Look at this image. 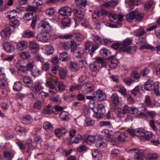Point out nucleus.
<instances>
[{
    "label": "nucleus",
    "mask_w": 160,
    "mask_h": 160,
    "mask_svg": "<svg viewBox=\"0 0 160 160\" xmlns=\"http://www.w3.org/2000/svg\"><path fill=\"white\" fill-rule=\"evenodd\" d=\"M50 20L45 18L42 20L38 25L39 28H41L46 33L38 34L36 37L37 40L41 42H46L50 38V36L48 34L52 30V27L49 22Z\"/></svg>",
    "instance_id": "f257e3e1"
},
{
    "label": "nucleus",
    "mask_w": 160,
    "mask_h": 160,
    "mask_svg": "<svg viewBox=\"0 0 160 160\" xmlns=\"http://www.w3.org/2000/svg\"><path fill=\"white\" fill-rule=\"evenodd\" d=\"M111 101L114 107L116 114L119 117L120 115V108L119 107L120 104L119 98L117 94L114 93L112 94L111 98Z\"/></svg>",
    "instance_id": "f03ea898"
},
{
    "label": "nucleus",
    "mask_w": 160,
    "mask_h": 160,
    "mask_svg": "<svg viewBox=\"0 0 160 160\" xmlns=\"http://www.w3.org/2000/svg\"><path fill=\"white\" fill-rule=\"evenodd\" d=\"M105 64L103 59L102 58L98 57L96 58V61L90 64L89 68L91 71L96 72L100 67H102Z\"/></svg>",
    "instance_id": "7ed1b4c3"
},
{
    "label": "nucleus",
    "mask_w": 160,
    "mask_h": 160,
    "mask_svg": "<svg viewBox=\"0 0 160 160\" xmlns=\"http://www.w3.org/2000/svg\"><path fill=\"white\" fill-rule=\"evenodd\" d=\"M95 114L93 116L97 118H103L105 112L104 106L102 104H98L96 108L93 110Z\"/></svg>",
    "instance_id": "20e7f679"
},
{
    "label": "nucleus",
    "mask_w": 160,
    "mask_h": 160,
    "mask_svg": "<svg viewBox=\"0 0 160 160\" xmlns=\"http://www.w3.org/2000/svg\"><path fill=\"white\" fill-rule=\"evenodd\" d=\"M94 85L90 83H86L81 87V91L85 94L92 92L94 91Z\"/></svg>",
    "instance_id": "39448f33"
},
{
    "label": "nucleus",
    "mask_w": 160,
    "mask_h": 160,
    "mask_svg": "<svg viewBox=\"0 0 160 160\" xmlns=\"http://www.w3.org/2000/svg\"><path fill=\"white\" fill-rule=\"evenodd\" d=\"M63 108L59 106L56 105L53 107L52 109L46 108L42 111L44 114H49L54 112L55 114H58V112L62 111Z\"/></svg>",
    "instance_id": "423d86ee"
},
{
    "label": "nucleus",
    "mask_w": 160,
    "mask_h": 160,
    "mask_svg": "<svg viewBox=\"0 0 160 160\" xmlns=\"http://www.w3.org/2000/svg\"><path fill=\"white\" fill-rule=\"evenodd\" d=\"M108 12L103 9H101L99 11L95 12L92 15L93 18L99 21L102 19L103 16L107 15Z\"/></svg>",
    "instance_id": "0eeeda50"
},
{
    "label": "nucleus",
    "mask_w": 160,
    "mask_h": 160,
    "mask_svg": "<svg viewBox=\"0 0 160 160\" xmlns=\"http://www.w3.org/2000/svg\"><path fill=\"white\" fill-rule=\"evenodd\" d=\"M58 12L61 16H69L72 13V10L68 7L63 6L59 9Z\"/></svg>",
    "instance_id": "6e6552de"
},
{
    "label": "nucleus",
    "mask_w": 160,
    "mask_h": 160,
    "mask_svg": "<svg viewBox=\"0 0 160 160\" xmlns=\"http://www.w3.org/2000/svg\"><path fill=\"white\" fill-rule=\"evenodd\" d=\"M16 67L17 69L18 73L19 76L25 77L27 75L28 72L25 66L22 65L19 63H17Z\"/></svg>",
    "instance_id": "1a4fd4ad"
},
{
    "label": "nucleus",
    "mask_w": 160,
    "mask_h": 160,
    "mask_svg": "<svg viewBox=\"0 0 160 160\" xmlns=\"http://www.w3.org/2000/svg\"><path fill=\"white\" fill-rule=\"evenodd\" d=\"M13 28V27L12 26H11L10 27L8 25H7L6 26L5 28L3 29L0 32L1 35L4 38L9 37L12 32L14 31L12 30Z\"/></svg>",
    "instance_id": "9d476101"
},
{
    "label": "nucleus",
    "mask_w": 160,
    "mask_h": 160,
    "mask_svg": "<svg viewBox=\"0 0 160 160\" xmlns=\"http://www.w3.org/2000/svg\"><path fill=\"white\" fill-rule=\"evenodd\" d=\"M107 143L103 140L102 135H98L96 138V146L98 148H103L107 146Z\"/></svg>",
    "instance_id": "9b49d317"
},
{
    "label": "nucleus",
    "mask_w": 160,
    "mask_h": 160,
    "mask_svg": "<svg viewBox=\"0 0 160 160\" xmlns=\"http://www.w3.org/2000/svg\"><path fill=\"white\" fill-rule=\"evenodd\" d=\"M136 129H128L127 131H125L124 133H121V142L125 141L126 137L128 136V133L132 136H136Z\"/></svg>",
    "instance_id": "f8f14e48"
},
{
    "label": "nucleus",
    "mask_w": 160,
    "mask_h": 160,
    "mask_svg": "<svg viewBox=\"0 0 160 160\" xmlns=\"http://www.w3.org/2000/svg\"><path fill=\"white\" fill-rule=\"evenodd\" d=\"M42 84V82L39 81L32 84L31 88V90L34 93H37L43 88Z\"/></svg>",
    "instance_id": "ddd939ff"
},
{
    "label": "nucleus",
    "mask_w": 160,
    "mask_h": 160,
    "mask_svg": "<svg viewBox=\"0 0 160 160\" xmlns=\"http://www.w3.org/2000/svg\"><path fill=\"white\" fill-rule=\"evenodd\" d=\"M96 93L95 98H97L99 101H102L106 99V95L102 91L98 90L96 91Z\"/></svg>",
    "instance_id": "4468645a"
},
{
    "label": "nucleus",
    "mask_w": 160,
    "mask_h": 160,
    "mask_svg": "<svg viewBox=\"0 0 160 160\" xmlns=\"http://www.w3.org/2000/svg\"><path fill=\"white\" fill-rule=\"evenodd\" d=\"M137 150V149H132L131 150L134 151L136 153L134 155V159L135 160H143V158L144 156V154L143 152L140 150H138L136 152V151Z\"/></svg>",
    "instance_id": "2eb2a0df"
},
{
    "label": "nucleus",
    "mask_w": 160,
    "mask_h": 160,
    "mask_svg": "<svg viewBox=\"0 0 160 160\" xmlns=\"http://www.w3.org/2000/svg\"><path fill=\"white\" fill-rule=\"evenodd\" d=\"M113 138H109L108 140L112 143H117L120 141V132H115L113 134Z\"/></svg>",
    "instance_id": "dca6fc26"
},
{
    "label": "nucleus",
    "mask_w": 160,
    "mask_h": 160,
    "mask_svg": "<svg viewBox=\"0 0 160 160\" xmlns=\"http://www.w3.org/2000/svg\"><path fill=\"white\" fill-rule=\"evenodd\" d=\"M28 45V42L26 41H21L17 44V48L20 51L25 50L27 48Z\"/></svg>",
    "instance_id": "f3484780"
},
{
    "label": "nucleus",
    "mask_w": 160,
    "mask_h": 160,
    "mask_svg": "<svg viewBox=\"0 0 160 160\" xmlns=\"http://www.w3.org/2000/svg\"><path fill=\"white\" fill-rule=\"evenodd\" d=\"M29 47L30 50L33 53L37 52L39 49V45L33 41L30 42Z\"/></svg>",
    "instance_id": "a211bd4d"
},
{
    "label": "nucleus",
    "mask_w": 160,
    "mask_h": 160,
    "mask_svg": "<svg viewBox=\"0 0 160 160\" xmlns=\"http://www.w3.org/2000/svg\"><path fill=\"white\" fill-rule=\"evenodd\" d=\"M137 49V47L135 45H134L125 48H121V51L127 53H133L136 51Z\"/></svg>",
    "instance_id": "6ab92c4d"
},
{
    "label": "nucleus",
    "mask_w": 160,
    "mask_h": 160,
    "mask_svg": "<svg viewBox=\"0 0 160 160\" xmlns=\"http://www.w3.org/2000/svg\"><path fill=\"white\" fill-rule=\"evenodd\" d=\"M3 48L6 52H9L14 51L15 49L14 46L8 42H6L4 43Z\"/></svg>",
    "instance_id": "aec40b11"
},
{
    "label": "nucleus",
    "mask_w": 160,
    "mask_h": 160,
    "mask_svg": "<svg viewBox=\"0 0 160 160\" xmlns=\"http://www.w3.org/2000/svg\"><path fill=\"white\" fill-rule=\"evenodd\" d=\"M42 49L45 53L48 55H51L53 53L54 51L53 48L50 45H46L43 46Z\"/></svg>",
    "instance_id": "412c9836"
},
{
    "label": "nucleus",
    "mask_w": 160,
    "mask_h": 160,
    "mask_svg": "<svg viewBox=\"0 0 160 160\" xmlns=\"http://www.w3.org/2000/svg\"><path fill=\"white\" fill-rule=\"evenodd\" d=\"M134 35L136 37H140L144 35L146 33L143 27L137 29L133 32Z\"/></svg>",
    "instance_id": "4be33fe9"
},
{
    "label": "nucleus",
    "mask_w": 160,
    "mask_h": 160,
    "mask_svg": "<svg viewBox=\"0 0 160 160\" xmlns=\"http://www.w3.org/2000/svg\"><path fill=\"white\" fill-rule=\"evenodd\" d=\"M121 94L123 95L124 97H126L128 100H130L132 102V101H134L132 96L128 93L126 89L123 86H121Z\"/></svg>",
    "instance_id": "5701e85b"
},
{
    "label": "nucleus",
    "mask_w": 160,
    "mask_h": 160,
    "mask_svg": "<svg viewBox=\"0 0 160 160\" xmlns=\"http://www.w3.org/2000/svg\"><path fill=\"white\" fill-rule=\"evenodd\" d=\"M21 121L24 124H29L32 122L33 119L30 116L26 115L21 119Z\"/></svg>",
    "instance_id": "b1692460"
},
{
    "label": "nucleus",
    "mask_w": 160,
    "mask_h": 160,
    "mask_svg": "<svg viewBox=\"0 0 160 160\" xmlns=\"http://www.w3.org/2000/svg\"><path fill=\"white\" fill-rule=\"evenodd\" d=\"M49 88V93L52 95L55 94L57 92L56 88L53 85L52 82H49L47 83V85Z\"/></svg>",
    "instance_id": "393cba45"
},
{
    "label": "nucleus",
    "mask_w": 160,
    "mask_h": 160,
    "mask_svg": "<svg viewBox=\"0 0 160 160\" xmlns=\"http://www.w3.org/2000/svg\"><path fill=\"white\" fill-rule=\"evenodd\" d=\"M2 78L0 81V88L2 89H5L8 87L7 79L4 74L2 75Z\"/></svg>",
    "instance_id": "a878e982"
},
{
    "label": "nucleus",
    "mask_w": 160,
    "mask_h": 160,
    "mask_svg": "<svg viewBox=\"0 0 160 160\" xmlns=\"http://www.w3.org/2000/svg\"><path fill=\"white\" fill-rule=\"evenodd\" d=\"M155 86L154 82L152 81L148 80L146 82L144 88L147 90H152L154 88Z\"/></svg>",
    "instance_id": "bb28decb"
},
{
    "label": "nucleus",
    "mask_w": 160,
    "mask_h": 160,
    "mask_svg": "<svg viewBox=\"0 0 160 160\" xmlns=\"http://www.w3.org/2000/svg\"><path fill=\"white\" fill-rule=\"evenodd\" d=\"M93 160H99L102 158V153L97 149L94 150L92 152Z\"/></svg>",
    "instance_id": "cd10ccee"
},
{
    "label": "nucleus",
    "mask_w": 160,
    "mask_h": 160,
    "mask_svg": "<svg viewBox=\"0 0 160 160\" xmlns=\"http://www.w3.org/2000/svg\"><path fill=\"white\" fill-rule=\"evenodd\" d=\"M108 17L110 20L111 22H113L114 20H116L118 19V21L114 22H117L119 23L120 22V14H119L118 15L116 14H110L109 15Z\"/></svg>",
    "instance_id": "c85d7f7f"
},
{
    "label": "nucleus",
    "mask_w": 160,
    "mask_h": 160,
    "mask_svg": "<svg viewBox=\"0 0 160 160\" xmlns=\"http://www.w3.org/2000/svg\"><path fill=\"white\" fill-rule=\"evenodd\" d=\"M67 131L66 129L64 128H62L60 129H56L55 131V133L58 137H60L65 134Z\"/></svg>",
    "instance_id": "c756f323"
},
{
    "label": "nucleus",
    "mask_w": 160,
    "mask_h": 160,
    "mask_svg": "<svg viewBox=\"0 0 160 160\" xmlns=\"http://www.w3.org/2000/svg\"><path fill=\"white\" fill-rule=\"evenodd\" d=\"M144 103L147 107L152 108L154 107V106L152 104V102L149 96L146 95L145 96Z\"/></svg>",
    "instance_id": "7c9ffc66"
},
{
    "label": "nucleus",
    "mask_w": 160,
    "mask_h": 160,
    "mask_svg": "<svg viewBox=\"0 0 160 160\" xmlns=\"http://www.w3.org/2000/svg\"><path fill=\"white\" fill-rule=\"evenodd\" d=\"M73 37L77 41L81 43L84 39V37L79 32H76L73 33Z\"/></svg>",
    "instance_id": "2f4dec72"
},
{
    "label": "nucleus",
    "mask_w": 160,
    "mask_h": 160,
    "mask_svg": "<svg viewBox=\"0 0 160 160\" xmlns=\"http://www.w3.org/2000/svg\"><path fill=\"white\" fill-rule=\"evenodd\" d=\"M98 136L89 135L85 139V141L87 143L90 144L93 143L96 140Z\"/></svg>",
    "instance_id": "473e14b6"
},
{
    "label": "nucleus",
    "mask_w": 160,
    "mask_h": 160,
    "mask_svg": "<svg viewBox=\"0 0 160 160\" xmlns=\"http://www.w3.org/2000/svg\"><path fill=\"white\" fill-rule=\"evenodd\" d=\"M153 136V135L151 132L149 131L145 132L144 135H143V136H142L141 139L145 140H148L151 138Z\"/></svg>",
    "instance_id": "72a5a7b5"
},
{
    "label": "nucleus",
    "mask_w": 160,
    "mask_h": 160,
    "mask_svg": "<svg viewBox=\"0 0 160 160\" xmlns=\"http://www.w3.org/2000/svg\"><path fill=\"white\" fill-rule=\"evenodd\" d=\"M11 23L10 24H8L10 27L11 26L13 27L12 30L14 31V29L15 28H17L19 25L20 23L19 20L18 19H14L11 21Z\"/></svg>",
    "instance_id": "f704fd0d"
},
{
    "label": "nucleus",
    "mask_w": 160,
    "mask_h": 160,
    "mask_svg": "<svg viewBox=\"0 0 160 160\" xmlns=\"http://www.w3.org/2000/svg\"><path fill=\"white\" fill-rule=\"evenodd\" d=\"M67 72V70L65 68H60L59 69V74L61 79H63L65 78Z\"/></svg>",
    "instance_id": "c9c22d12"
},
{
    "label": "nucleus",
    "mask_w": 160,
    "mask_h": 160,
    "mask_svg": "<svg viewBox=\"0 0 160 160\" xmlns=\"http://www.w3.org/2000/svg\"><path fill=\"white\" fill-rule=\"evenodd\" d=\"M59 59L62 61H67L69 60L68 55L65 52L61 53L59 54Z\"/></svg>",
    "instance_id": "e433bc0d"
},
{
    "label": "nucleus",
    "mask_w": 160,
    "mask_h": 160,
    "mask_svg": "<svg viewBox=\"0 0 160 160\" xmlns=\"http://www.w3.org/2000/svg\"><path fill=\"white\" fill-rule=\"evenodd\" d=\"M131 43L132 40L131 39H126L123 41L121 48H128V47H127V46L129 45Z\"/></svg>",
    "instance_id": "4c0bfd02"
},
{
    "label": "nucleus",
    "mask_w": 160,
    "mask_h": 160,
    "mask_svg": "<svg viewBox=\"0 0 160 160\" xmlns=\"http://www.w3.org/2000/svg\"><path fill=\"white\" fill-rule=\"evenodd\" d=\"M69 65L70 68L73 71H75L78 69V65L77 63L75 62H70Z\"/></svg>",
    "instance_id": "58836bf2"
},
{
    "label": "nucleus",
    "mask_w": 160,
    "mask_h": 160,
    "mask_svg": "<svg viewBox=\"0 0 160 160\" xmlns=\"http://www.w3.org/2000/svg\"><path fill=\"white\" fill-rule=\"evenodd\" d=\"M81 44L78 42L77 43L74 40H71L70 42V47L71 49V51L73 52L76 50V47Z\"/></svg>",
    "instance_id": "ea45409f"
},
{
    "label": "nucleus",
    "mask_w": 160,
    "mask_h": 160,
    "mask_svg": "<svg viewBox=\"0 0 160 160\" xmlns=\"http://www.w3.org/2000/svg\"><path fill=\"white\" fill-rule=\"evenodd\" d=\"M69 113L67 112L63 111L59 114L60 118L62 120H65L68 118Z\"/></svg>",
    "instance_id": "a19ab883"
},
{
    "label": "nucleus",
    "mask_w": 160,
    "mask_h": 160,
    "mask_svg": "<svg viewBox=\"0 0 160 160\" xmlns=\"http://www.w3.org/2000/svg\"><path fill=\"white\" fill-rule=\"evenodd\" d=\"M43 127L44 129L47 131H51L53 129L51 123L49 122H46L43 124Z\"/></svg>",
    "instance_id": "79ce46f5"
},
{
    "label": "nucleus",
    "mask_w": 160,
    "mask_h": 160,
    "mask_svg": "<svg viewBox=\"0 0 160 160\" xmlns=\"http://www.w3.org/2000/svg\"><path fill=\"white\" fill-rule=\"evenodd\" d=\"M136 136L140 137L141 139L142 136L144 135L145 132L144 130L142 128L136 129Z\"/></svg>",
    "instance_id": "37998d69"
},
{
    "label": "nucleus",
    "mask_w": 160,
    "mask_h": 160,
    "mask_svg": "<svg viewBox=\"0 0 160 160\" xmlns=\"http://www.w3.org/2000/svg\"><path fill=\"white\" fill-rule=\"evenodd\" d=\"M16 130L18 134L20 135L25 134L26 132V130L24 128L19 126L16 127Z\"/></svg>",
    "instance_id": "c03bdc74"
},
{
    "label": "nucleus",
    "mask_w": 160,
    "mask_h": 160,
    "mask_svg": "<svg viewBox=\"0 0 160 160\" xmlns=\"http://www.w3.org/2000/svg\"><path fill=\"white\" fill-rule=\"evenodd\" d=\"M34 66V61H32L31 62L29 61L28 63H27L26 69L27 71H28L30 72L33 70V68Z\"/></svg>",
    "instance_id": "a18cd8bd"
},
{
    "label": "nucleus",
    "mask_w": 160,
    "mask_h": 160,
    "mask_svg": "<svg viewBox=\"0 0 160 160\" xmlns=\"http://www.w3.org/2000/svg\"><path fill=\"white\" fill-rule=\"evenodd\" d=\"M100 54L103 57L109 56L110 55L109 50H107L105 48L102 49L100 51Z\"/></svg>",
    "instance_id": "49530a36"
},
{
    "label": "nucleus",
    "mask_w": 160,
    "mask_h": 160,
    "mask_svg": "<svg viewBox=\"0 0 160 160\" xmlns=\"http://www.w3.org/2000/svg\"><path fill=\"white\" fill-rule=\"evenodd\" d=\"M94 123V121L92 119L87 118L85 120L84 125L85 126H91L93 125Z\"/></svg>",
    "instance_id": "de8ad7c7"
},
{
    "label": "nucleus",
    "mask_w": 160,
    "mask_h": 160,
    "mask_svg": "<svg viewBox=\"0 0 160 160\" xmlns=\"http://www.w3.org/2000/svg\"><path fill=\"white\" fill-rule=\"evenodd\" d=\"M22 87V84L20 82H17L14 83L13 86V89L16 91L20 90Z\"/></svg>",
    "instance_id": "09e8293b"
},
{
    "label": "nucleus",
    "mask_w": 160,
    "mask_h": 160,
    "mask_svg": "<svg viewBox=\"0 0 160 160\" xmlns=\"http://www.w3.org/2000/svg\"><path fill=\"white\" fill-rule=\"evenodd\" d=\"M20 56L22 59H26L29 58L31 57V55L29 52L24 51L21 53Z\"/></svg>",
    "instance_id": "8fccbe9b"
},
{
    "label": "nucleus",
    "mask_w": 160,
    "mask_h": 160,
    "mask_svg": "<svg viewBox=\"0 0 160 160\" xmlns=\"http://www.w3.org/2000/svg\"><path fill=\"white\" fill-rule=\"evenodd\" d=\"M70 23V20L68 18H67L62 20V25L64 28L68 27Z\"/></svg>",
    "instance_id": "3c124183"
},
{
    "label": "nucleus",
    "mask_w": 160,
    "mask_h": 160,
    "mask_svg": "<svg viewBox=\"0 0 160 160\" xmlns=\"http://www.w3.org/2000/svg\"><path fill=\"white\" fill-rule=\"evenodd\" d=\"M51 100L55 104H59L61 102V98L58 96H56L52 98Z\"/></svg>",
    "instance_id": "603ef678"
},
{
    "label": "nucleus",
    "mask_w": 160,
    "mask_h": 160,
    "mask_svg": "<svg viewBox=\"0 0 160 160\" xmlns=\"http://www.w3.org/2000/svg\"><path fill=\"white\" fill-rule=\"evenodd\" d=\"M31 72L32 75L34 77H38L41 74L40 71L37 68L33 69Z\"/></svg>",
    "instance_id": "864d4df0"
},
{
    "label": "nucleus",
    "mask_w": 160,
    "mask_h": 160,
    "mask_svg": "<svg viewBox=\"0 0 160 160\" xmlns=\"http://www.w3.org/2000/svg\"><path fill=\"white\" fill-rule=\"evenodd\" d=\"M75 15L78 19H82L83 18L84 15L81 10H76L74 12Z\"/></svg>",
    "instance_id": "5fc2aeb1"
},
{
    "label": "nucleus",
    "mask_w": 160,
    "mask_h": 160,
    "mask_svg": "<svg viewBox=\"0 0 160 160\" xmlns=\"http://www.w3.org/2000/svg\"><path fill=\"white\" fill-rule=\"evenodd\" d=\"M102 133L105 136L108 138V139L111 138V137L112 134V132L111 130L108 129H104L102 131Z\"/></svg>",
    "instance_id": "6e6d98bb"
},
{
    "label": "nucleus",
    "mask_w": 160,
    "mask_h": 160,
    "mask_svg": "<svg viewBox=\"0 0 160 160\" xmlns=\"http://www.w3.org/2000/svg\"><path fill=\"white\" fill-rule=\"evenodd\" d=\"M15 10H12L6 14V17L10 19L14 18H15L16 15L14 14V13H16Z\"/></svg>",
    "instance_id": "4d7b16f0"
},
{
    "label": "nucleus",
    "mask_w": 160,
    "mask_h": 160,
    "mask_svg": "<svg viewBox=\"0 0 160 160\" xmlns=\"http://www.w3.org/2000/svg\"><path fill=\"white\" fill-rule=\"evenodd\" d=\"M139 42L137 44L139 46L143 45L146 43V38L145 37H139L138 38Z\"/></svg>",
    "instance_id": "13d9d810"
},
{
    "label": "nucleus",
    "mask_w": 160,
    "mask_h": 160,
    "mask_svg": "<svg viewBox=\"0 0 160 160\" xmlns=\"http://www.w3.org/2000/svg\"><path fill=\"white\" fill-rule=\"evenodd\" d=\"M4 156L7 160H11L13 157V155L9 152H5L4 153Z\"/></svg>",
    "instance_id": "bf43d9fd"
},
{
    "label": "nucleus",
    "mask_w": 160,
    "mask_h": 160,
    "mask_svg": "<svg viewBox=\"0 0 160 160\" xmlns=\"http://www.w3.org/2000/svg\"><path fill=\"white\" fill-rule=\"evenodd\" d=\"M33 13L32 12H28L26 13L24 17V19L25 21H28L31 20L33 18Z\"/></svg>",
    "instance_id": "052dcab7"
},
{
    "label": "nucleus",
    "mask_w": 160,
    "mask_h": 160,
    "mask_svg": "<svg viewBox=\"0 0 160 160\" xmlns=\"http://www.w3.org/2000/svg\"><path fill=\"white\" fill-rule=\"evenodd\" d=\"M142 49H148L151 50L152 51H155V48L153 46L148 44H146V43L144 45H142L140 48Z\"/></svg>",
    "instance_id": "680f3d73"
},
{
    "label": "nucleus",
    "mask_w": 160,
    "mask_h": 160,
    "mask_svg": "<svg viewBox=\"0 0 160 160\" xmlns=\"http://www.w3.org/2000/svg\"><path fill=\"white\" fill-rule=\"evenodd\" d=\"M24 35L25 37L28 38H31L34 37V33L33 32L31 31H25L24 32Z\"/></svg>",
    "instance_id": "e2e57ef3"
},
{
    "label": "nucleus",
    "mask_w": 160,
    "mask_h": 160,
    "mask_svg": "<svg viewBox=\"0 0 160 160\" xmlns=\"http://www.w3.org/2000/svg\"><path fill=\"white\" fill-rule=\"evenodd\" d=\"M35 58L37 61L41 63L44 62L45 60L44 58L40 54H36L35 56Z\"/></svg>",
    "instance_id": "0e129e2a"
},
{
    "label": "nucleus",
    "mask_w": 160,
    "mask_h": 160,
    "mask_svg": "<svg viewBox=\"0 0 160 160\" xmlns=\"http://www.w3.org/2000/svg\"><path fill=\"white\" fill-rule=\"evenodd\" d=\"M91 38L94 42L96 43L101 42L102 38L98 35H93L92 36Z\"/></svg>",
    "instance_id": "69168bd1"
},
{
    "label": "nucleus",
    "mask_w": 160,
    "mask_h": 160,
    "mask_svg": "<svg viewBox=\"0 0 160 160\" xmlns=\"http://www.w3.org/2000/svg\"><path fill=\"white\" fill-rule=\"evenodd\" d=\"M50 67V64L47 62H46L44 63L42 65L41 69L44 71H47L49 70Z\"/></svg>",
    "instance_id": "338daca9"
},
{
    "label": "nucleus",
    "mask_w": 160,
    "mask_h": 160,
    "mask_svg": "<svg viewBox=\"0 0 160 160\" xmlns=\"http://www.w3.org/2000/svg\"><path fill=\"white\" fill-rule=\"evenodd\" d=\"M158 158V155L156 153L150 154L146 157L147 160H156Z\"/></svg>",
    "instance_id": "774afa93"
}]
</instances>
